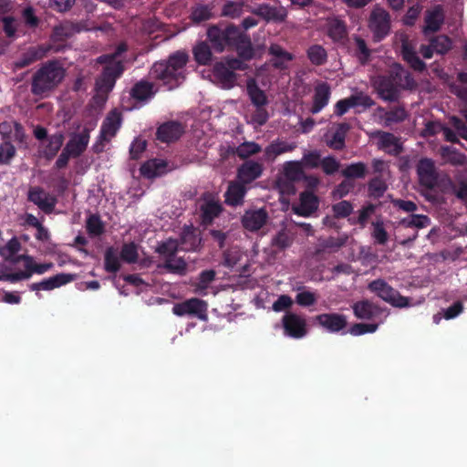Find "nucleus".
Listing matches in <instances>:
<instances>
[{
    "label": "nucleus",
    "instance_id": "f257e3e1",
    "mask_svg": "<svg viewBox=\"0 0 467 467\" xmlns=\"http://www.w3.org/2000/svg\"><path fill=\"white\" fill-rule=\"evenodd\" d=\"M371 81L379 97L389 102L399 99L400 89H413L417 86L411 74L400 64H395L387 74L374 77Z\"/></svg>",
    "mask_w": 467,
    "mask_h": 467
},
{
    "label": "nucleus",
    "instance_id": "f03ea898",
    "mask_svg": "<svg viewBox=\"0 0 467 467\" xmlns=\"http://www.w3.org/2000/svg\"><path fill=\"white\" fill-rule=\"evenodd\" d=\"M189 56L184 51L171 54L168 60L153 64L150 70L151 78L161 81L171 89L184 79L183 69L188 62Z\"/></svg>",
    "mask_w": 467,
    "mask_h": 467
},
{
    "label": "nucleus",
    "instance_id": "7ed1b4c3",
    "mask_svg": "<svg viewBox=\"0 0 467 467\" xmlns=\"http://www.w3.org/2000/svg\"><path fill=\"white\" fill-rule=\"evenodd\" d=\"M66 70L57 60L42 64L32 77L31 93L41 98L48 96L64 79Z\"/></svg>",
    "mask_w": 467,
    "mask_h": 467
},
{
    "label": "nucleus",
    "instance_id": "20e7f679",
    "mask_svg": "<svg viewBox=\"0 0 467 467\" xmlns=\"http://www.w3.org/2000/svg\"><path fill=\"white\" fill-rule=\"evenodd\" d=\"M368 289L392 306L406 307L410 306V299L401 296L398 290L389 285L382 278L371 281L368 285Z\"/></svg>",
    "mask_w": 467,
    "mask_h": 467
},
{
    "label": "nucleus",
    "instance_id": "39448f33",
    "mask_svg": "<svg viewBox=\"0 0 467 467\" xmlns=\"http://www.w3.org/2000/svg\"><path fill=\"white\" fill-rule=\"evenodd\" d=\"M238 31L239 28L234 25H228L224 28L212 26L207 30V37L216 52H223L226 48L231 49Z\"/></svg>",
    "mask_w": 467,
    "mask_h": 467
},
{
    "label": "nucleus",
    "instance_id": "423d86ee",
    "mask_svg": "<svg viewBox=\"0 0 467 467\" xmlns=\"http://www.w3.org/2000/svg\"><path fill=\"white\" fill-rule=\"evenodd\" d=\"M368 27L375 41L384 39L390 31V16L381 7H375L369 16Z\"/></svg>",
    "mask_w": 467,
    "mask_h": 467
},
{
    "label": "nucleus",
    "instance_id": "0eeeda50",
    "mask_svg": "<svg viewBox=\"0 0 467 467\" xmlns=\"http://www.w3.org/2000/svg\"><path fill=\"white\" fill-rule=\"evenodd\" d=\"M416 172L419 184L424 190L432 191L438 185L439 174L434 161L429 158H422L419 161Z\"/></svg>",
    "mask_w": 467,
    "mask_h": 467
},
{
    "label": "nucleus",
    "instance_id": "6e6552de",
    "mask_svg": "<svg viewBox=\"0 0 467 467\" xmlns=\"http://www.w3.org/2000/svg\"><path fill=\"white\" fill-rule=\"evenodd\" d=\"M172 313L178 317L191 316L205 320L207 318V304L197 297L190 298L175 304L172 307Z\"/></svg>",
    "mask_w": 467,
    "mask_h": 467
},
{
    "label": "nucleus",
    "instance_id": "1a4fd4ad",
    "mask_svg": "<svg viewBox=\"0 0 467 467\" xmlns=\"http://www.w3.org/2000/svg\"><path fill=\"white\" fill-rule=\"evenodd\" d=\"M285 335L292 338H302L307 334L306 320L304 317L293 312H286L282 317Z\"/></svg>",
    "mask_w": 467,
    "mask_h": 467
},
{
    "label": "nucleus",
    "instance_id": "9d476101",
    "mask_svg": "<svg viewBox=\"0 0 467 467\" xmlns=\"http://www.w3.org/2000/svg\"><path fill=\"white\" fill-rule=\"evenodd\" d=\"M124 67L120 61L107 63L96 82L99 92L109 93L115 86L116 80L123 73Z\"/></svg>",
    "mask_w": 467,
    "mask_h": 467
},
{
    "label": "nucleus",
    "instance_id": "9b49d317",
    "mask_svg": "<svg viewBox=\"0 0 467 467\" xmlns=\"http://www.w3.org/2000/svg\"><path fill=\"white\" fill-rule=\"evenodd\" d=\"M247 12L261 17L265 22H284L287 16V13L283 6H273L269 4H260L256 6H247Z\"/></svg>",
    "mask_w": 467,
    "mask_h": 467
},
{
    "label": "nucleus",
    "instance_id": "f8f14e48",
    "mask_svg": "<svg viewBox=\"0 0 467 467\" xmlns=\"http://www.w3.org/2000/svg\"><path fill=\"white\" fill-rule=\"evenodd\" d=\"M263 172L264 165L262 162L246 160L237 168L236 180L247 185L259 179Z\"/></svg>",
    "mask_w": 467,
    "mask_h": 467
},
{
    "label": "nucleus",
    "instance_id": "ddd939ff",
    "mask_svg": "<svg viewBox=\"0 0 467 467\" xmlns=\"http://www.w3.org/2000/svg\"><path fill=\"white\" fill-rule=\"evenodd\" d=\"M374 105L373 99L363 93L351 95L348 98L338 100L334 108L335 115L341 117L346 114L351 108L357 106H363L364 108H370Z\"/></svg>",
    "mask_w": 467,
    "mask_h": 467
},
{
    "label": "nucleus",
    "instance_id": "4468645a",
    "mask_svg": "<svg viewBox=\"0 0 467 467\" xmlns=\"http://www.w3.org/2000/svg\"><path fill=\"white\" fill-rule=\"evenodd\" d=\"M28 201L47 214H50L57 204V198L47 193L41 187H33L29 190Z\"/></svg>",
    "mask_w": 467,
    "mask_h": 467
},
{
    "label": "nucleus",
    "instance_id": "2eb2a0df",
    "mask_svg": "<svg viewBox=\"0 0 467 467\" xmlns=\"http://www.w3.org/2000/svg\"><path fill=\"white\" fill-rule=\"evenodd\" d=\"M51 48V45H38L36 47H29L17 60L14 62L15 68L21 69L28 67L37 60L42 59L47 55Z\"/></svg>",
    "mask_w": 467,
    "mask_h": 467
},
{
    "label": "nucleus",
    "instance_id": "dca6fc26",
    "mask_svg": "<svg viewBox=\"0 0 467 467\" xmlns=\"http://www.w3.org/2000/svg\"><path fill=\"white\" fill-rule=\"evenodd\" d=\"M89 139L90 130L85 127L79 133L74 134L64 148L72 155V158H78L86 151Z\"/></svg>",
    "mask_w": 467,
    "mask_h": 467
},
{
    "label": "nucleus",
    "instance_id": "f3484780",
    "mask_svg": "<svg viewBox=\"0 0 467 467\" xmlns=\"http://www.w3.org/2000/svg\"><path fill=\"white\" fill-rule=\"evenodd\" d=\"M184 133V128L178 121H168L161 124L156 131L157 140L161 142H172L181 138Z\"/></svg>",
    "mask_w": 467,
    "mask_h": 467
},
{
    "label": "nucleus",
    "instance_id": "a211bd4d",
    "mask_svg": "<svg viewBox=\"0 0 467 467\" xmlns=\"http://www.w3.org/2000/svg\"><path fill=\"white\" fill-rule=\"evenodd\" d=\"M445 16L441 5H435L432 9L427 10L424 17L425 26L422 32L425 36L438 32L444 23Z\"/></svg>",
    "mask_w": 467,
    "mask_h": 467
},
{
    "label": "nucleus",
    "instance_id": "6ab92c4d",
    "mask_svg": "<svg viewBox=\"0 0 467 467\" xmlns=\"http://www.w3.org/2000/svg\"><path fill=\"white\" fill-rule=\"evenodd\" d=\"M267 220L268 213L265 209L249 210L242 216V224L246 230L256 232L266 223Z\"/></svg>",
    "mask_w": 467,
    "mask_h": 467
},
{
    "label": "nucleus",
    "instance_id": "aec40b11",
    "mask_svg": "<svg viewBox=\"0 0 467 467\" xmlns=\"http://www.w3.org/2000/svg\"><path fill=\"white\" fill-rule=\"evenodd\" d=\"M331 88L326 81L318 82L314 88L313 103L310 109L312 114L319 113L329 102Z\"/></svg>",
    "mask_w": 467,
    "mask_h": 467
},
{
    "label": "nucleus",
    "instance_id": "412c9836",
    "mask_svg": "<svg viewBox=\"0 0 467 467\" xmlns=\"http://www.w3.org/2000/svg\"><path fill=\"white\" fill-rule=\"evenodd\" d=\"M246 185L240 181H232L229 182L226 192H224V202L228 206L236 207L244 203L246 195Z\"/></svg>",
    "mask_w": 467,
    "mask_h": 467
},
{
    "label": "nucleus",
    "instance_id": "4be33fe9",
    "mask_svg": "<svg viewBox=\"0 0 467 467\" xmlns=\"http://www.w3.org/2000/svg\"><path fill=\"white\" fill-rule=\"evenodd\" d=\"M316 320L331 333L339 332L348 325L346 316L337 313L320 314L316 317Z\"/></svg>",
    "mask_w": 467,
    "mask_h": 467
},
{
    "label": "nucleus",
    "instance_id": "5701e85b",
    "mask_svg": "<svg viewBox=\"0 0 467 467\" xmlns=\"http://www.w3.org/2000/svg\"><path fill=\"white\" fill-rule=\"evenodd\" d=\"M122 116L119 111L116 109L110 110L103 120L99 133L102 134V138H108L111 140L114 138L119 130L121 127Z\"/></svg>",
    "mask_w": 467,
    "mask_h": 467
},
{
    "label": "nucleus",
    "instance_id": "b1692460",
    "mask_svg": "<svg viewBox=\"0 0 467 467\" xmlns=\"http://www.w3.org/2000/svg\"><path fill=\"white\" fill-rule=\"evenodd\" d=\"M75 279V275L72 274H57L54 276H51L47 279H44L38 283H33L30 285L29 288L32 291H40V290H53L55 288L60 287L61 285H67Z\"/></svg>",
    "mask_w": 467,
    "mask_h": 467
},
{
    "label": "nucleus",
    "instance_id": "393cba45",
    "mask_svg": "<svg viewBox=\"0 0 467 467\" xmlns=\"http://www.w3.org/2000/svg\"><path fill=\"white\" fill-rule=\"evenodd\" d=\"M299 201V205L294 208L296 214L308 217L318 209L319 199L312 192L305 191L301 192Z\"/></svg>",
    "mask_w": 467,
    "mask_h": 467
},
{
    "label": "nucleus",
    "instance_id": "a878e982",
    "mask_svg": "<svg viewBox=\"0 0 467 467\" xmlns=\"http://www.w3.org/2000/svg\"><path fill=\"white\" fill-rule=\"evenodd\" d=\"M231 49H234L238 56L244 60L252 59L254 55L250 36L240 30L234 40Z\"/></svg>",
    "mask_w": 467,
    "mask_h": 467
},
{
    "label": "nucleus",
    "instance_id": "bb28decb",
    "mask_svg": "<svg viewBox=\"0 0 467 467\" xmlns=\"http://www.w3.org/2000/svg\"><path fill=\"white\" fill-rule=\"evenodd\" d=\"M156 91L151 82L141 79L133 85L130 94L137 101L147 102L154 97Z\"/></svg>",
    "mask_w": 467,
    "mask_h": 467
},
{
    "label": "nucleus",
    "instance_id": "cd10ccee",
    "mask_svg": "<svg viewBox=\"0 0 467 467\" xmlns=\"http://www.w3.org/2000/svg\"><path fill=\"white\" fill-rule=\"evenodd\" d=\"M401 56L405 62L410 67L418 72H422L426 69V64L419 57L414 47L407 40L401 44Z\"/></svg>",
    "mask_w": 467,
    "mask_h": 467
},
{
    "label": "nucleus",
    "instance_id": "c85d7f7f",
    "mask_svg": "<svg viewBox=\"0 0 467 467\" xmlns=\"http://www.w3.org/2000/svg\"><path fill=\"white\" fill-rule=\"evenodd\" d=\"M296 148V143H288L287 141L276 140L272 141L265 149V159L266 161H274L277 156L291 152Z\"/></svg>",
    "mask_w": 467,
    "mask_h": 467
},
{
    "label": "nucleus",
    "instance_id": "c756f323",
    "mask_svg": "<svg viewBox=\"0 0 467 467\" xmlns=\"http://www.w3.org/2000/svg\"><path fill=\"white\" fill-rule=\"evenodd\" d=\"M246 92L254 107L266 106L268 99L265 92L261 89L254 78H248L246 81Z\"/></svg>",
    "mask_w": 467,
    "mask_h": 467
},
{
    "label": "nucleus",
    "instance_id": "7c9ffc66",
    "mask_svg": "<svg viewBox=\"0 0 467 467\" xmlns=\"http://www.w3.org/2000/svg\"><path fill=\"white\" fill-rule=\"evenodd\" d=\"M327 36L334 42H342L348 36L346 23L337 17L328 19L327 25Z\"/></svg>",
    "mask_w": 467,
    "mask_h": 467
},
{
    "label": "nucleus",
    "instance_id": "2f4dec72",
    "mask_svg": "<svg viewBox=\"0 0 467 467\" xmlns=\"http://www.w3.org/2000/svg\"><path fill=\"white\" fill-rule=\"evenodd\" d=\"M64 140L65 136L60 131L48 136L47 143L42 150V154L46 158V160L51 161L57 156V154L58 153V151L64 144Z\"/></svg>",
    "mask_w": 467,
    "mask_h": 467
},
{
    "label": "nucleus",
    "instance_id": "473e14b6",
    "mask_svg": "<svg viewBox=\"0 0 467 467\" xmlns=\"http://www.w3.org/2000/svg\"><path fill=\"white\" fill-rule=\"evenodd\" d=\"M269 54L274 57L272 59L273 67L277 69L287 68V63L294 59V56L291 53L276 44L270 46Z\"/></svg>",
    "mask_w": 467,
    "mask_h": 467
},
{
    "label": "nucleus",
    "instance_id": "72a5a7b5",
    "mask_svg": "<svg viewBox=\"0 0 467 467\" xmlns=\"http://www.w3.org/2000/svg\"><path fill=\"white\" fill-rule=\"evenodd\" d=\"M354 315L359 319H372L379 313L378 306L368 300L356 302L353 306Z\"/></svg>",
    "mask_w": 467,
    "mask_h": 467
},
{
    "label": "nucleus",
    "instance_id": "f704fd0d",
    "mask_svg": "<svg viewBox=\"0 0 467 467\" xmlns=\"http://www.w3.org/2000/svg\"><path fill=\"white\" fill-rule=\"evenodd\" d=\"M349 130L350 125L347 122L337 124L331 139L327 141V145L335 150H342L346 147L345 140Z\"/></svg>",
    "mask_w": 467,
    "mask_h": 467
},
{
    "label": "nucleus",
    "instance_id": "c9c22d12",
    "mask_svg": "<svg viewBox=\"0 0 467 467\" xmlns=\"http://www.w3.org/2000/svg\"><path fill=\"white\" fill-rule=\"evenodd\" d=\"M167 163L162 160L153 159L146 161L140 167V173L148 179L162 175L165 172Z\"/></svg>",
    "mask_w": 467,
    "mask_h": 467
},
{
    "label": "nucleus",
    "instance_id": "e433bc0d",
    "mask_svg": "<svg viewBox=\"0 0 467 467\" xmlns=\"http://www.w3.org/2000/svg\"><path fill=\"white\" fill-rule=\"evenodd\" d=\"M201 244L199 234L192 228L183 229L179 247L183 251H195Z\"/></svg>",
    "mask_w": 467,
    "mask_h": 467
},
{
    "label": "nucleus",
    "instance_id": "4c0bfd02",
    "mask_svg": "<svg viewBox=\"0 0 467 467\" xmlns=\"http://www.w3.org/2000/svg\"><path fill=\"white\" fill-rule=\"evenodd\" d=\"M304 167L300 161H290L284 164V175L285 177L293 182L302 181L305 177Z\"/></svg>",
    "mask_w": 467,
    "mask_h": 467
},
{
    "label": "nucleus",
    "instance_id": "58836bf2",
    "mask_svg": "<svg viewBox=\"0 0 467 467\" xmlns=\"http://www.w3.org/2000/svg\"><path fill=\"white\" fill-rule=\"evenodd\" d=\"M247 6L243 1H226L221 11V15L232 19L240 17L244 11L247 12Z\"/></svg>",
    "mask_w": 467,
    "mask_h": 467
},
{
    "label": "nucleus",
    "instance_id": "ea45409f",
    "mask_svg": "<svg viewBox=\"0 0 467 467\" xmlns=\"http://www.w3.org/2000/svg\"><path fill=\"white\" fill-rule=\"evenodd\" d=\"M306 57L312 65L320 67L327 62V52L321 45L315 44L306 49Z\"/></svg>",
    "mask_w": 467,
    "mask_h": 467
},
{
    "label": "nucleus",
    "instance_id": "a19ab883",
    "mask_svg": "<svg viewBox=\"0 0 467 467\" xmlns=\"http://www.w3.org/2000/svg\"><path fill=\"white\" fill-rule=\"evenodd\" d=\"M213 6L198 4L192 8L190 18L193 24H201L213 18Z\"/></svg>",
    "mask_w": 467,
    "mask_h": 467
},
{
    "label": "nucleus",
    "instance_id": "79ce46f5",
    "mask_svg": "<svg viewBox=\"0 0 467 467\" xmlns=\"http://www.w3.org/2000/svg\"><path fill=\"white\" fill-rule=\"evenodd\" d=\"M261 146L254 141H244L235 148L234 153L236 154L241 160L246 161L251 156L261 152Z\"/></svg>",
    "mask_w": 467,
    "mask_h": 467
},
{
    "label": "nucleus",
    "instance_id": "37998d69",
    "mask_svg": "<svg viewBox=\"0 0 467 467\" xmlns=\"http://www.w3.org/2000/svg\"><path fill=\"white\" fill-rule=\"evenodd\" d=\"M222 205L216 202H207L201 206L202 219L204 223H211L222 213Z\"/></svg>",
    "mask_w": 467,
    "mask_h": 467
},
{
    "label": "nucleus",
    "instance_id": "c03bdc74",
    "mask_svg": "<svg viewBox=\"0 0 467 467\" xmlns=\"http://www.w3.org/2000/svg\"><path fill=\"white\" fill-rule=\"evenodd\" d=\"M341 174L345 179H362L367 174V166L361 161L354 162L343 169Z\"/></svg>",
    "mask_w": 467,
    "mask_h": 467
},
{
    "label": "nucleus",
    "instance_id": "a18cd8bd",
    "mask_svg": "<svg viewBox=\"0 0 467 467\" xmlns=\"http://www.w3.org/2000/svg\"><path fill=\"white\" fill-rule=\"evenodd\" d=\"M354 41L356 45L355 57L361 65L368 64L371 57V49L368 48L366 41L358 36L354 37Z\"/></svg>",
    "mask_w": 467,
    "mask_h": 467
},
{
    "label": "nucleus",
    "instance_id": "49530a36",
    "mask_svg": "<svg viewBox=\"0 0 467 467\" xmlns=\"http://www.w3.org/2000/svg\"><path fill=\"white\" fill-rule=\"evenodd\" d=\"M195 61L200 65H208L212 61V51L205 42L198 43L192 50Z\"/></svg>",
    "mask_w": 467,
    "mask_h": 467
},
{
    "label": "nucleus",
    "instance_id": "de8ad7c7",
    "mask_svg": "<svg viewBox=\"0 0 467 467\" xmlns=\"http://www.w3.org/2000/svg\"><path fill=\"white\" fill-rule=\"evenodd\" d=\"M430 44L436 54L444 55L451 49V39L445 35H439L430 38Z\"/></svg>",
    "mask_w": 467,
    "mask_h": 467
},
{
    "label": "nucleus",
    "instance_id": "09e8293b",
    "mask_svg": "<svg viewBox=\"0 0 467 467\" xmlns=\"http://www.w3.org/2000/svg\"><path fill=\"white\" fill-rule=\"evenodd\" d=\"M441 153L442 158L452 165H462L465 163L466 156L455 148L443 146L441 149Z\"/></svg>",
    "mask_w": 467,
    "mask_h": 467
},
{
    "label": "nucleus",
    "instance_id": "8fccbe9b",
    "mask_svg": "<svg viewBox=\"0 0 467 467\" xmlns=\"http://www.w3.org/2000/svg\"><path fill=\"white\" fill-rule=\"evenodd\" d=\"M104 268L108 273L115 274L120 269L119 259L115 249L108 247L104 254Z\"/></svg>",
    "mask_w": 467,
    "mask_h": 467
},
{
    "label": "nucleus",
    "instance_id": "3c124183",
    "mask_svg": "<svg viewBox=\"0 0 467 467\" xmlns=\"http://www.w3.org/2000/svg\"><path fill=\"white\" fill-rule=\"evenodd\" d=\"M19 259L25 261V268L29 269L31 275L34 273L42 275L51 269L54 265L52 263L36 264L34 262L32 256L26 254L21 255Z\"/></svg>",
    "mask_w": 467,
    "mask_h": 467
},
{
    "label": "nucleus",
    "instance_id": "603ef678",
    "mask_svg": "<svg viewBox=\"0 0 467 467\" xmlns=\"http://www.w3.org/2000/svg\"><path fill=\"white\" fill-rule=\"evenodd\" d=\"M387 189L386 182L378 176L372 178L368 184V195L374 199L382 197Z\"/></svg>",
    "mask_w": 467,
    "mask_h": 467
},
{
    "label": "nucleus",
    "instance_id": "864d4df0",
    "mask_svg": "<svg viewBox=\"0 0 467 467\" xmlns=\"http://www.w3.org/2000/svg\"><path fill=\"white\" fill-rule=\"evenodd\" d=\"M431 223V219L423 214H412L408 218L401 220L400 223L409 228H425Z\"/></svg>",
    "mask_w": 467,
    "mask_h": 467
},
{
    "label": "nucleus",
    "instance_id": "5fc2aeb1",
    "mask_svg": "<svg viewBox=\"0 0 467 467\" xmlns=\"http://www.w3.org/2000/svg\"><path fill=\"white\" fill-rule=\"evenodd\" d=\"M86 229L92 236H99L104 232V223L99 215L90 214L86 222Z\"/></svg>",
    "mask_w": 467,
    "mask_h": 467
},
{
    "label": "nucleus",
    "instance_id": "6e6d98bb",
    "mask_svg": "<svg viewBox=\"0 0 467 467\" xmlns=\"http://www.w3.org/2000/svg\"><path fill=\"white\" fill-rule=\"evenodd\" d=\"M321 154L318 150H310L304 153L300 162L302 166L306 169H316L320 167L321 164Z\"/></svg>",
    "mask_w": 467,
    "mask_h": 467
},
{
    "label": "nucleus",
    "instance_id": "4d7b16f0",
    "mask_svg": "<svg viewBox=\"0 0 467 467\" xmlns=\"http://www.w3.org/2000/svg\"><path fill=\"white\" fill-rule=\"evenodd\" d=\"M16 153V147L10 141L0 143V165H9Z\"/></svg>",
    "mask_w": 467,
    "mask_h": 467
},
{
    "label": "nucleus",
    "instance_id": "13d9d810",
    "mask_svg": "<svg viewBox=\"0 0 467 467\" xmlns=\"http://www.w3.org/2000/svg\"><path fill=\"white\" fill-rule=\"evenodd\" d=\"M139 257L137 245L133 243L124 244L120 251V258L129 264H134Z\"/></svg>",
    "mask_w": 467,
    "mask_h": 467
},
{
    "label": "nucleus",
    "instance_id": "bf43d9fd",
    "mask_svg": "<svg viewBox=\"0 0 467 467\" xmlns=\"http://www.w3.org/2000/svg\"><path fill=\"white\" fill-rule=\"evenodd\" d=\"M331 209L333 215H335L336 218L341 219L348 217L352 213L354 207L350 202L341 201L334 203Z\"/></svg>",
    "mask_w": 467,
    "mask_h": 467
},
{
    "label": "nucleus",
    "instance_id": "052dcab7",
    "mask_svg": "<svg viewBox=\"0 0 467 467\" xmlns=\"http://www.w3.org/2000/svg\"><path fill=\"white\" fill-rule=\"evenodd\" d=\"M408 117L407 111L403 107H396L385 114V122L387 125L392 123H400L404 121Z\"/></svg>",
    "mask_w": 467,
    "mask_h": 467
},
{
    "label": "nucleus",
    "instance_id": "680f3d73",
    "mask_svg": "<svg viewBox=\"0 0 467 467\" xmlns=\"http://www.w3.org/2000/svg\"><path fill=\"white\" fill-rule=\"evenodd\" d=\"M348 240V235L347 234H342L337 237L330 236L321 243V246L325 250H338L347 244Z\"/></svg>",
    "mask_w": 467,
    "mask_h": 467
},
{
    "label": "nucleus",
    "instance_id": "e2e57ef3",
    "mask_svg": "<svg viewBox=\"0 0 467 467\" xmlns=\"http://www.w3.org/2000/svg\"><path fill=\"white\" fill-rule=\"evenodd\" d=\"M179 244L176 240H168L167 242L162 243L159 245L157 248V252L165 256L166 258H171L174 257L177 251L179 250Z\"/></svg>",
    "mask_w": 467,
    "mask_h": 467
},
{
    "label": "nucleus",
    "instance_id": "0e129e2a",
    "mask_svg": "<svg viewBox=\"0 0 467 467\" xmlns=\"http://www.w3.org/2000/svg\"><path fill=\"white\" fill-rule=\"evenodd\" d=\"M216 273L214 270H204L202 271L199 275L198 284L195 291L199 292L200 290H205L208 288L209 285L214 280Z\"/></svg>",
    "mask_w": 467,
    "mask_h": 467
},
{
    "label": "nucleus",
    "instance_id": "69168bd1",
    "mask_svg": "<svg viewBox=\"0 0 467 467\" xmlns=\"http://www.w3.org/2000/svg\"><path fill=\"white\" fill-rule=\"evenodd\" d=\"M320 167L325 174L332 175L339 170L340 163L335 157L327 156L322 159Z\"/></svg>",
    "mask_w": 467,
    "mask_h": 467
},
{
    "label": "nucleus",
    "instance_id": "338daca9",
    "mask_svg": "<svg viewBox=\"0 0 467 467\" xmlns=\"http://www.w3.org/2000/svg\"><path fill=\"white\" fill-rule=\"evenodd\" d=\"M292 243L293 239L289 234L285 231H280L273 237L271 244L279 250H284L291 246Z\"/></svg>",
    "mask_w": 467,
    "mask_h": 467
},
{
    "label": "nucleus",
    "instance_id": "774afa93",
    "mask_svg": "<svg viewBox=\"0 0 467 467\" xmlns=\"http://www.w3.org/2000/svg\"><path fill=\"white\" fill-rule=\"evenodd\" d=\"M164 268H166L168 271L171 273H182L186 269V263L183 259L178 258L175 259L174 257L171 258H166L164 262Z\"/></svg>",
    "mask_w": 467,
    "mask_h": 467
}]
</instances>
